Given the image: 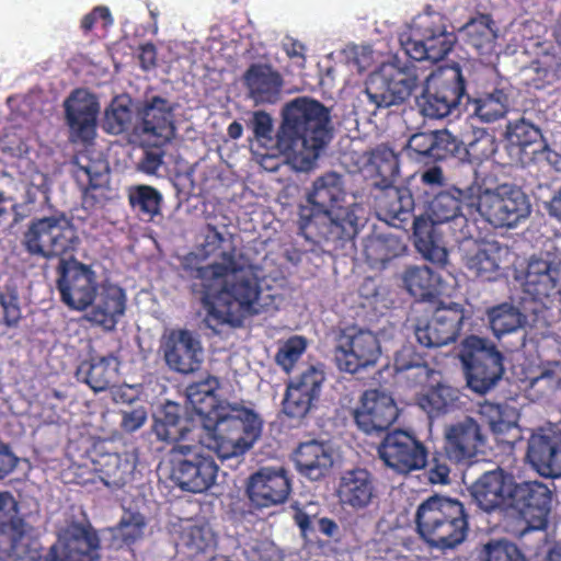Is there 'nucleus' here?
Returning <instances> with one entry per match:
<instances>
[{
  "instance_id": "obj_1",
  "label": "nucleus",
  "mask_w": 561,
  "mask_h": 561,
  "mask_svg": "<svg viewBox=\"0 0 561 561\" xmlns=\"http://www.w3.org/2000/svg\"><path fill=\"white\" fill-rule=\"evenodd\" d=\"M191 277L201 282L192 290L201 294L207 327L240 323L243 317L260 312L261 279L237 248L224 251L220 262L191 268Z\"/></svg>"
},
{
  "instance_id": "obj_2",
  "label": "nucleus",
  "mask_w": 561,
  "mask_h": 561,
  "mask_svg": "<svg viewBox=\"0 0 561 561\" xmlns=\"http://www.w3.org/2000/svg\"><path fill=\"white\" fill-rule=\"evenodd\" d=\"M220 381L208 375L192 382L185 393L195 413L201 416L206 434L202 444L221 460L243 455L260 437L263 422L252 409L218 399Z\"/></svg>"
},
{
  "instance_id": "obj_3",
  "label": "nucleus",
  "mask_w": 561,
  "mask_h": 561,
  "mask_svg": "<svg viewBox=\"0 0 561 561\" xmlns=\"http://www.w3.org/2000/svg\"><path fill=\"white\" fill-rule=\"evenodd\" d=\"M345 196L341 174L331 171L318 176L307 192L308 205L299 207L300 234L317 244L331 243L334 249L352 241L358 232V205L342 206Z\"/></svg>"
},
{
  "instance_id": "obj_4",
  "label": "nucleus",
  "mask_w": 561,
  "mask_h": 561,
  "mask_svg": "<svg viewBox=\"0 0 561 561\" xmlns=\"http://www.w3.org/2000/svg\"><path fill=\"white\" fill-rule=\"evenodd\" d=\"M331 139V112L323 103L298 96L285 104L276 147L300 168H310Z\"/></svg>"
},
{
  "instance_id": "obj_5",
  "label": "nucleus",
  "mask_w": 561,
  "mask_h": 561,
  "mask_svg": "<svg viewBox=\"0 0 561 561\" xmlns=\"http://www.w3.org/2000/svg\"><path fill=\"white\" fill-rule=\"evenodd\" d=\"M470 515L461 501L432 495L423 501L415 513V525L425 545L442 553L456 550L468 538Z\"/></svg>"
},
{
  "instance_id": "obj_6",
  "label": "nucleus",
  "mask_w": 561,
  "mask_h": 561,
  "mask_svg": "<svg viewBox=\"0 0 561 561\" xmlns=\"http://www.w3.org/2000/svg\"><path fill=\"white\" fill-rule=\"evenodd\" d=\"M22 247L32 256L45 260H67L73 256L80 244L72 220L64 213L33 218L22 237Z\"/></svg>"
},
{
  "instance_id": "obj_7",
  "label": "nucleus",
  "mask_w": 561,
  "mask_h": 561,
  "mask_svg": "<svg viewBox=\"0 0 561 561\" xmlns=\"http://www.w3.org/2000/svg\"><path fill=\"white\" fill-rule=\"evenodd\" d=\"M447 22V18L436 11L419 14L412 22L410 35L400 39L407 55L416 61L443 60L456 43V35L448 31Z\"/></svg>"
},
{
  "instance_id": "obj_8",
  "label": "nucleus",
  "mask_w": 561,
  "mask_h": 561,
  "mask_svg": "<svg viewBox=\"0 0 561 561\" xmlns=\"http://www.w3.org/2000/svg\"><path fill=\"white\" fill-rule=\"evenodd\" d=\"M476 211L494 228H514L528 218L531 205L524 191L512 184H502L494 190L479 185Z\"/></svg>"
},
{
  "instance_id": "obj_9",
  "label": "nucleus",
  "mask_w": 561,
  "mask_h": 561,
  "mask_svg": "<svg viewBox=\"0 0 561 561\" xmlns=\"http://www.w3.org/2000/svg\"><path fill=\"white\" fill-rule=\"evenodd\" d=\"M459 359L465 368L468 387L480 394L493 388L504 373L503 355L484 337H465L460 344Z\"/></svg>"
},
{
  "instance_id": "obj_10",
  "label": "nucleus",
  "mask_w": 561,
  "mask_h": 561,
  "mask_svg": "<svg viewBox=\"0 0 561 561\" xmlns=\"http://www.w3.org/2000/svg\"><path fill=\"white\" fill-rule=\"evenodd\" d=\"M417 85L415 66L396 59L381 64L369 75L364 92L376 108H387L404 103Z\"/></svg>"
},
{
  "instance_id": "obj_11",
  "label": "nucleus",
  "mask_w": 561,
  "mask_h": 561,
  "mask_svg": "<svg viewBox=\"0 0 561 561\" xmlns=\"http://www.w3.org/2000/svg\"><path fill=\"white\" fill-rule=\"evenodd\" d=\"M465 96L466 80L460 66L454 64L427 77L417 105L424 116L443 118L457 108Z\"/></svg>"
},
{
  "instance_id": "obj_12",
  "label": "nucleus",
  "mask_w": 561,
  "mask_h": 561,
  "mask_svg": "<svg viewBox=\"0 0 561 561\" xmlns=\"http://www.w3.org/2000/svg\"><path fill=\"white\" fill-rule=\"evenodd\" d=\"M548 308L538 302H526L519 299L518 306L503 302L491 307L486 311L490 328L496 337L516 332L519 329L525 331V336L531 341L547 336L549 332Z\"/></svg>"
},
{
  "instance_id": "obj_13",
  "label": "nucleus",
  "mask_w": 561,
  "mask_h": 561,
  "mask_svg": "<svg viewBox=\"0 0 561 561\" xmlns=\"http://www.w3.org/2000/svg\"><path fill=\"white\" fill-rule=\"evenodd\" d=\"M479 185L471 184L461 190L451 186L448 190L438 192L428 203L427 215L433 227L440 224H450V228L458 238L471 237L473 224L468 216H474L476 198Z\"/></svg>"
},
{
  "instance_id": "obj_14",
  "label": "nucleus",
  "mask_w": 561,
  "mask_h": 561,
  "mask_svg": "<svg viewBox=\"0 0 561 561\" xmlns=\"http://www.w3.org/2000/svg\"><path fill=\"white\" fill-rule=\"evenodd\" d=\"M174 110L175 105L163 96L146 98L135 111L134 135L150 147L167 145L175 135Z\"/></svg>"
},
{
  "instance_id": "obj_15",
  "label": "nucleus",
  "mask_w": 561,
  "mask_h": 561,
  "mask_svg": "<svg viewBox=\"0 0 561 561\" xmlns=\"http://www.w3.org/2000/svg\"><path fill=\"white\" fill-rule=\"evenodd\" d=\"M68 140L90 145L96 136L100 102L98 96L84 88L72 90L62 102Z\"/></svg>"
},
{
  "instance_id": "obj_16",
  "label": "nucleus",
  "mask_w": 561,
  "mask_h": 561,
  "mask_svg": "<svg viewBox=\"0 0 561 561\" xmlns=\"http://www.w3.org/2000/svg\"><path fill=\"white\" fill-rule=\"evenodd\" d=\"M380 354L378 337L369 330L356 328L342 330L334 351L339 369L350 374L374 367Z\"/></svg>"
},
{
  "instance_id": "obj_17",
  "label": "nucleus",
  "mask_w": 561,
  "mask_h": 561,
  "mask_svg": "<svg viewBox=\"0 0 561 561\" xmlns=\"http://www.w3.org/2000/svg\"><path fill=\"white\" fill-rule=\"evenodd\" d=\"M173 451L183 457L172 463L171 479L183 491L203 493L217 478L218 466L210 455L193 451L192 446L176 444Z\"/></svg>"
},
{
  "instance_id": "obj_18",
  "label": "nucleus",
  "mask_w": 561,
  "mask_h": 561,
  "mask_svg": "<svg viewBox=\"0 0 561 561\" xmlns=\"http://www.w3.org/2000/svg\"><path fill=\"white\" fill-rule=\"evenodd\" d=\"M57 273V288L65 305L73 310H84L93 304L98 282L91 266L71 256L59 262Z\"/></svg>"
},
{
  "instance_id": "obj_19",
  "label": "nucleus",
  "mask_w": 561,
  "mask_h": 561,
  "mask_svg": "<svg viewBox=\"0 0 561 561\" xmlns=\"http://www.w3.org/2000/svg\"><path fill=\"white\" fill-rule=\"evenodd\" d=\"M378 455L387 467L399 473H410L426 467L428 450L412 433L394 430L380 442Z\"/></svg>"
},
{
  "instance_id": "obj_20",
  "label": "nucleus",
  "mask_w": 561,
  "mask_h": 561,
  "mask_svg": "<svg viewBox=\"0 0 561 561\" xmlns=\"http://www.w3.org/2000/svg\"><path fill=\"white\" fill-rule=\"evenodd\" d=\"M89 455L93 471L107 488L121 489L131 481L137 465L134 454L117 453L113 442L99 439L93 443Z\"/></svg>"
},
{
  "instance_id": "obj_21",
  "label": "nucleus",
  "mask_w": 561,
  "mask_h": 561,
  "mask_svg": "<svg viewBox=\"0 0 561 561\" xmlns=\"http://www.w3.org/2000/svg\"><path fill=\"white\" fill-rule=\"evenodd\" d=\"M461 243L462 261L466 268L477 279L494 282L502 276V255L507 251L499 241L474 238L471 231L469 238H458Z\"/></svg>"
},
{
  "instance_id": "obj_22",
  "label": "nucleus",
  "mask_w": 561,
  "mask_h": 561,
  "mask_svg": "<svg viewBox=\"0 0 561 561\" xmlns=\"http://www.w3.org/2000/svg\"><path fill=\"white\" fill-rule=\"evenodd\" d=\"M463 320L465 309L461 305L440 304L426 322L416 325L415 337L422 346L427 348L447 345L458 337Z\"/></svg>"
},
{
  "instance_id": "obj_23",
  "label": "nucleus",
  "mask_w": 561,
  "mask_h": 561,
  "mask_svg": "<svg viewBox=\"0 0 561 561\" xmlns=\"http://www.w3.org/2000/svg\"><path fill=\"white\" fill-rule=\"evenodd\" d=\"M399 409L393 398L377 389L364 391L353 419L359 431L367 435H378L389 430L397 421Z\"/></svg>"
},
{
  "instance_id": "obj_24",
  "label": "nucleus",
  "mask_w": 561,
  "mask_h": 561,
  "mask_svg": "<svg viewBox=\"0 0 561 561\" xmlns=\"http://www.w3.org/2000/svg\"><path fill=\"white\" fill-rule=\"evenodd\" d=\"M513 496L510 510H514L529 529L547 528L552 493L546 484L538 481H516Z\"/></svg>"
},
{
  "instance_id": "obj_25",
  "label": "nucleus",
  "mask_w": 561,
  "mask_h": 561,
  "mask_svg": "<svg viewBox=\"0 0 561 561\" xmlns=\"http://www.w3.org/2000/svg\"><path fill=\"white\" fill-rule=\"evenodd\" d=\"M485 445V436L480 424L467 416L462 421L445 426L443 434V450L455 465L472 462Z\"/></svg>"
},
{
  "instance_id": "obj_26",
  "label": "nucleus",
  "mask_w": 561,
  "mask_h": 561,
  "mask_svg": "<svg viewBox=\"0 0 561 561\" xmlns=\"http://www.w3.org/2000/svg\"><path fill=\"white\" fill-rule=\"evenodd\" d=\"M291 492V481L284 467H263L250 476L247 494L255 508H267L283 504Z\"/></svg>"
},
{
  "instance_id": "obj_27",
  "label": "nucleus",
  "mask_w": 561,
  "mask_h": 561,
  "mask_svg": "<svg viewBox=\"0 0 561 561\" xmlns=\"http://www.w3.org/2000/svg\"><path fill=\"white\" fill-rule=\"evenodd\" d=\"M516 479L496 468L481 474L471 485L470 493L477 505L486 513L510 510Z\"/></svg>"
},
{
  "instance_id": "obj_28",
  "label": "nucleus",
  "mask_w": 561,
  "mask_h": 561,
  "mask_svg": "<svg viewBox=\"0 0 561 561\" xmlns=\"http://www.w3.org/2000/svg\"><path fill=\"white\" fill-rule=\"evenodd\" d=\"M162 350L167 366L182 375L195 373L203 363L201 341L187 329L172 331Z\"/></svg>"
},
{
  "instance_id": "obj_29",
  "label": "nucleus",
  "mask_w": 561,
  "mask_h": 561,
  "mask_svg": "<svg viewBox=\"0 0 561 561\" xmlns=\"http://www.w3.org/2000/svg\"><path fill=\"white\" fill-rule=\"evenodd\" d=\"M561 277L559 265L549 260L533 255L520 277L523 296L526 302L546 306L545 299L554 291Z\"/></svg>"
},
{
  "instance_id": "obj_30",
  "label": "nucleus",
  "mask_w": 561,
  "mask_h": 561,
  "mask_svg": "<svg viewBox=\"0 0 561 561\" xmlns=\"http://www.w3.org/2000/svg\"><path fill=\"white\" fill-rule=\"evenodd\" d=\"M375 207L379 217L396 227H404L415 220H424L414 215V198L410 188L405 186H389L387 188L371 190Z\"/></svg>"
},
{
  "instance_id": "obj_31",
  "label": "nucleus",
  "mask_w": 561,
  "mask_h": 561,
  "mask_svg": "<svg viewBox=\"0 0 561 561\" xmlns=\"http://www.w3.org/2000/svg\"><path fill=\"white\" fill-rule=\"evenodd\" d=\"M242 83L247 96L260 104H275L282 96L284 78L270 62H253L244 71Z\"/></svg>"
},
{
  "instance_id": "obj_32",
  "label": "nucleus",
  "mask_w": 561,
  "mask_h": 561,
  "mask_svg": "<svg viewBox=\"0 0 561 561\" xmlns=\"http://www.w3.org/2000/svg\"><path fill=\"white\" fill-rule=\"evenodd\" d=\"M526 457L543 478L561 477V436L540 428L528 439Z\"/></svg>"
},
{
  "instance_id": "obj_33",
  "label": "nucleus",
  "mask_w": 561,
  "mask_h": 561,
  "mask_svg": "<svg viewBox=\"0 0 561 561\" xmlns=\"http://www.w3.org/2000/svg\"><path fill=\"white\" fill-rule=\"evenodd\" d=\"M336 495L343 506L365 510L377 499L375 478L364 468L346 470L340 478Z\"/></svg>"
},
{
  "instance_id": "obj_34",
  "label": "nucleus",
  "mask_w": 561,
  "mask_h": 561,
  "mask_svg": "<svg viewBox=\"0 0 561 561\" xmlns=\"http://www.w3.org/2000/svg\"><path fill=\"white\" fill-rule=\"evenodd\" d=\"M66 561H99L100 537L90 523L72 522L59 536Z\"/></svg>"
},
{
  "instance_id": "obj_35",
  "label": "nucleus",
  "mask_w": 561,
  "mask_h": 561,
  "mask_svg": "<svg viewBox=\"0 0 561 561\" xmlns=\"http://www.w3.org/2000/svg\"><path fill=\"white\" fill-rule=\"evenodd\" d=\"M513 85L505 78H496L476 98L465 96L473 105V114L485 123L503 118L511 106Z\"/></svg>"
},
{
  "instance_id": "obj_36",
  "label": "nucleus",
  "mask_w": 561,
  "mask_h": 561,
  "mask_svg": "<svg viewBox=\"0 0 561 561\" xmlns=\"http://www.w3.org/2000/svg\"><path fill=\"white\" fill-rule=\"evenodd\" d=\"M24 535L19 502L11 492L0 491V558L18 556Z\"/></svg>"
},
{
  "instance_id": "obj_37",
  "label": "nucleus",
  "mask_w": 561,
  "mask_h": 561,
  "mask_svg": "<svg viewBox=\"0 0 561 561\" xmlns=\"http://www.w3.org/2000/svg\"><path fill=\"white\" fill-rule=\"evenodd\" d=\"M126 301V293L122 287L103 284L101 290L95 293L94 304L87 319L106 331H112L125 313Z\"/></svg>"
},
{
  "instance_id": "obj_38",
  "label": "nucleus",
  "mask_w": 561,
  "mask_h": 561,
  "mask_svg": "<svg viewBox=\"0 0 561 561\" xmlns=\"http://www.w3.org/2000/svg\"><path fill=\"white\" fill-rule=\"evenodd\" d=\"M119 365V359L113 354L91 357L77 367L76 378L94 392L106 391L116 381Z\"/></svg>"
},
{
  "instance_id": "obj_39",
  "label": "nucleus",
  "mask_w": 561,
  "mask_h": 561,
  "mask_svg": "<svg viewBox=\"0 0 561 561\" xmlns=\"http://www.w3.org/2000/svg\"><path fill=\"white\" fill-rule=\"evenodd\" d=\"M293 459L298 472L311 481L327 477L333 466L332 454L318 440L300 443Z\"/></svg>"
},
{
  "instance_id": "obj_40",
  "label": "nucleus",
  "mask_w": 561,
  "mask_h": 561,
  "mask_svg": "<svg viewBox=\"0 0 561 561\" xmlns=\"http://www.w3.org/2000/svg\"><path fill=\"white\" fill-rule=\"evenodd\" d=\"M394 369L410 387L428 386L440 373L431 368L425 357L412 346L402 347L394 356Z\"/></svg>"
},
{
  "instance_id": "obj_41",
  "label": "nucleus",
  "mask_w": 561,
  "mask_h": 561,
  "mask_svg": "<svg viewBox=\"0 0 561 561\" xmlns=\"http://www.w3.org/2000/svg\"><path fill=\"white\" fill-rule=\"evenodd\" d=\"M152 431L159 440L169 444L184 439L190 428L182 415V407L173 401L164 403L154 416Z\"/></svg>"
},
{
  "instance_id": "obj_42",
  "label": "nucleus",
  "mask_w": 561,
  "mask_h": 561,
  "mask_svg": "<svg viewBox=\"0 0 561 561\" xmlns=\"http://www.w3.org/2000/svg\"><path fill=\"white\" fill-rule=\"evenodd\" d=\"M405 251L407 247L401 238L393 234L369 236L364 241L363 253L371 268H385L388 262Z\"/></svg>"
},
{
  "instance_id": "obj_43",
  "label": "nucleus",
  "mask_w": 561,
  "mask_h": 561,
  "mask_svg": "<svg viewBox=\"0 0 561 561\" xmlns=\"http://www.w3.org/2000/svg\"><path fill=\"white\" fill-rule=\"evenodd\" d=\"M459 398L460 391L457 388L442 382L436 377L428 385L426 392L419 397L417 402L421 409L434 419L458 408Z\"/></svg>"
},
{
  "instance_id": "obj_44",
  "label": "nucleus",
  "mask_w": 561,
  "mask_h": 561,
  "mask_svg": "<svg viewBox=\"0 0 561 561\" xmlns=\"http://www.w3.org/2000/svg\"><path fill=\"white\" fill-rule=\"evenodd\" d=\"M369 163L374 168L376 176L371 183V190L394 185L400 174V162L392 148L385 144L378 145L370 152Z\"/></svg>"
},
{
  "instance_id": "obj_45",
  "label": "nucleus",
  "mask_w": 561,
  "mask_h": 561,
  "mask_svg": "<svg viewBox=\"0 0 561 561\" xmlns=\"http://www.w3.org/2000/svg\"><path fill=\"white\" fill-rule=\"evenodd\" d=\"M408 291L420 301H431L440 293V276L428 266H411L403 276Z\"/></svg>"
},
{
  "instance_id": "obj_46",
  "label": "nucleus",
  "mask_w": 561,
  "mask_h": 561,
  "mask_svg": "<svg viewBox=\"0 0 561 561\" xmlns=\"http://www.w3.org/2000/svg\"><path fill=\"white\" fill-rule=\"evenodd\" d=\"M466 43L480 55H491L496 46L497 32L490 14H480L465 26Z\"/></svg>"
},
{
  "instance_id": "obj_47",
  "label": "nucleus",
  "mask_w": 561,
  "mask_h": 561,
  "mask_svg": "<svg viewBox=\"0 0 561 561\" xmlns=\"http://www.w3.org/2000/svg\"><path fill=\"white\" fill-rule=\"evenodd\" d=\"M128 203L133 211L147 221L161 215L163 196L161 192L147 184L130 186L127 192Z\"/></svg>"
},
{
  "instance_id": "obj_48",
  "label": "nucleus",
  "mask_w": 561,
  "mask_h": 561,
  "mask_svg": "<svg viewBox=\"0 0 561 561\" xmlns=\"http://www.w3.org/2000/svg\"><path fill=\"white\" fill-rule=\"evenodd\" d=\"M505 135L508 149L518 156L533 154V149L540 147L543 140L540 128L525 118L508 123Z\"/></svg>"
},
{
  "instance_id": "obj_49",
  "label": "nucleus",
  "mask_w": 561,
  "mask_h": 561,
  "mask_svg": "<svg viewBox=\"0 0 561 561\" xmlns=\"http://www.w3.org/2000/svg\"><path fill=\"white\" fill-rule=\"evenodd\" d=\"M293 518L305 538L316 537L318 533L327 538H335L340 534V527L335 520L329 517H319L310 506H294Z\"/></svg>"
},
{
  "instance_id": "obj_50",
  "label": "nucleus",
  "mask_w": 561,
  "mask_h": 561,
  "mask_svg": "<svg viewBox=\"0 0 561 561\" xmlns=\"http://www.w3.org/2000/svg\"><path fill=\"white\" fill-rule=\"evenodd\" d=\"M478 412L481 420L485 422L494 433L510 431L517 424L519 419L517 409L506 402L496 403L485 400L479 404Z\"/></svg>"
},
{
  "instance_id": "obj_51",
  "label": "nucleus",
  "mask_w": 561,
  "mask_h": 561,
  "mask_svg": "<svg viewBox=\"0 0 561 561\" xmlns=\"http://www.w3.org/2000/svg\"><path fill=\"white\" fill-rule=\"evenodd\" d=\"M433 227H428L425 220L414 221L415 245L423 256L437 266H445L448 260L447 250L437 244L433 237Z\"/></svg>"
},
{
  "instance_id": "obj_52",
  "label": "nucleus",
  "mask_w": 561,
  "mask_h": 561,
  "mask_svg": "<svg viewBox=\"0 0 561 561\" xmlns=\"http://www.w3.org/2000/svg\"><path fill=\"white\" fill-rule=\"evenodd\" d=\"M130 99L115 98L104 113V130L112 135L126 131L133 119Z\"/></svg>"
},
{
  "instance_id": "obj_53",
  "label": "nucleus",
  "mask_w": 561,
  "mask_h": 561,
  "mask_svg": "<svg viewBox=\"0 0 561 561\" xmlns=\"http://www.w3.org/2000/svg\"><path fill=\"white\" fill-rule=\"evenodd\" d=\"M478 561H525L519 548L506 539H490L477 549Z\"/></svg>"
},
{
  "instance_id": "obj_54",
  "label": "nucleus",
  "mask_w": 561,
  "mask_h": 561,
  "mask_svg": "<svg viewBox=\"0 0 561 561\" xmlns=\"http://www.w3.org/2000/svg\"><path fill=\"white\" fill-rule=\"evenodd\" d=\"M73 178L82 192L85 202L91 197L94 199L93 191L104 186L105 174L95 162L88 161L87 164L76 163Z\"/></svg>"
},
{
  "instance_id": "obj_55",
  "label": "nucleus",
  "mask_w": 561,
  "mask_h": 561,
  "mask_svg": "<svg viewBox=\"0 0 561 561\" xmlns=\"http://www.w3.org/2000/svg\"><path fill=\"white\" fill-rule=\"evenodd\" d=\"M316 402L317 400L306 393L286 387L282 400V412L290 420L301 421L309 414Z\"/></svg>"
},
{
  "instance_id": "obj_56",
  "label": "nucleus",
  "mask_w": 561,
  "mask_h": 561,
  "mask_svg": "<svg viewBox=\"0 0 561 561\" xmlns=\"http://www.w3.org/2000/svg\"><path fill=\"white\" fill-rule=\"evenodd\" d=\"M324 379L323 370L314 366H309L297 377L290 379L286 387L306 393L308 397L318 401Z\"/></svg>"
},
{
  "instance_id": "obj_57",
  "label": "nucleus",
  "mask_w": 561,
  "mask_h": 561,
  "mask_svg": "<svg viewBox=\"0 0 561 561\" xmlns=\"http://www.w3.org/2000/svg\"><path fill=\"white\" fill-rule=\"evenodd\" d=\"M181 540L192 554H198L213 546L214 536L206 526L191 525L181 533Z\"/></svg>"
},
{
  "instance_id": "obj_58",
  "label": "nucleus",
  "mask_w": 561,
  "mask_h": 561,
  "mask_svg": "<svg viewBox=\"0 0 561 561\" xmlns=\"http://www.w3.org/2000/svg\"><path fill=\"white\" fill-rule=\"evenodd\" d=\"M307 341L304 336L294 335L289 337L277 351L276 363L286 371L290 373L305 353Z\"/></svg>"
},
{
  "instance_id": "obj_59",
  "label": "nucleus",
  "mask_w": 561,
  "mask_h": 561,
  "mask_svg": "<svg viewBox=\"0 0 561 561\" xmlns=\"http://www.w3.org/2000/svg\"><path fill=\"white\" fill-rule=\"evenodd\" d=\"M146 527L145 518L139 513H128L121 519L117 526V538L130 546L140 539Z\"/></svg>"
},
{
  "instance_id": "obj_60",
  "label": "nucleus",
  "mask_w": 561,
  "mask_h": 561,
  "mask_svg": "<svg viewBox=\"0 0 561 561\" xmlns=\"http://www.w3.org/2000/svg\"><path fill=\"white\" fill-rule=\"evenodd\" d=\"M226 239L222 233L218 231L217 227L215 225L207 224L205 226L204 240L199 248L202 256L204 259L210 256H218L220 259L224 251H229L231 248H236L234 245H230L226 249L224 247Z\"/></svg>"
},
{
  "instance_id": "obj_61",
  "label": "nucleus",
  "mask_w": 561,
  "mask_h": 561,
  "mask_svg": "<svg viewBox=\"0 0 561 561\" xmlns=\"http://www.w3.org/2000/svg\"><path fill=\"white\" fill-rule=\"evenodd\" d=\"M247 126L252 130L253 138L263 146L273 141V119L267 112H253Z\"/></svg>"
},
{
  "instance_id": "obj_62",
  "label": "nucleus",
  "mask_w": 561,
  "mask_h": 561,
  "mask_svg": "<svg viewBox=\"0 0 561 561\" xmlns=\"http://www.w3.org/2000/svg\"><path fill=\"white\" fill-rule=\"evenodd\" d=\"M460 144L457 138L446 129L435 130V144L433 147V161L446 160L458 153Z\"/></svg>"
},
{
  "instance_id": "obj_63",
  "label": "nucleus",
  "mask_w": 561,
  "mask_h": 561,
  "mask_svg": "<svg viewBox=\"0 0 561 561\" xmlns=\"http://www.w3.org/2000/svg\"><path fill=\"white\" fill-rule=\"evenodd\" d=\"M448 461L449 459L443 449L442 451H435L431 459H427V474L431 483L447 484L449 482L450 467Z\"/></svg>"
},
{
  "instance_id": "obj_64",
  "label": "nucleus",
  "mask_w": 561,
  "mask_h": 561,
  "mask_svg": "<svg viewBox=\"0 0 561 561\" xmlns=\"http://www.w3.org/2000/svg\"><path fill=\"white\" fill-rule=\"evenodd\" d=\"M468 156L474 160H483L490 158L495 151V141L493 136L482 133L468 144L466 149Z\"/></svg>"
}]
</instances>
